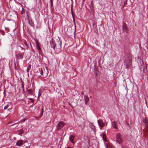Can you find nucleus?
<instances>
[{
	"label": "nucleus",
	"instance_id": "obj_18",
	"mask_svg": "<svg viewBox=\"0 0 148 148\" xmlns=\"http://www.w3.org/2000/svg\"><path fill=\"white\" fill-rule=\"evenodd\" d=\"M102 138L103 139V141L104 142H106L107 141L106 139V135L104 134H102Z\"/></svg>",
	"mask_w": 148,
	"mask_h": 148
},
{
	"label": "nucleus",
	"instance_id": "obj_2",
	"mask_svg": "<svg viewBox=\"0 0 148 148\" xmlns=\"http://www.w3.org/2000/svg\"><path fill=\"white\" fill-rule=\"evenodd\" d=\"M38 73H40L41 75L43 76L44 77H46L48 75V71L46 68H41L37 71Z\"/></svg>",
	"mask_w": 148,
	"mask_h": 148
},
{
	"label": "nucleus",
	"instance_id": "obj_8",
	"mask_svg": "<svg viewBox=\"0 0 148 148\" xmlns=\"http://www.w3.org/2000/svg\"><path fill=\"white\" fill-rule=\"evenodd\" d=\"M23 141L22 140H18L17 141L16 143V145L20 146L22 145L23 144Z\"/></svg>",
	"mask_w": 148,
	"mask_h": 148
},
{
	"label": "nucleus",
	"instance_id": "obj_14",
	"mask_svg": "<svg viewBox=\"0 0 148 148\" xmlns=\"http://www.w3.org/2000/svg\"><path fill=\"white\" fill-rule=\"evenodd\" d=\"M36 47L38 51L39 52V54H40V51H41V49L38 43L37 42L36 43Z\"/></svg>",
	"mask_w": 148,
	"mask_h": 148
},
{
	"label": "nucleus",
	"instance_id": "obj_34",
	"mask_svg": "<svg viewBox=\"0 0 148 148\" xmlns=\"http://www.w3.org/2000/svg\"><path fill=\"white\" fill-rule=\"evenodd\" d=\"M126 3V2H125V3H124V4H125V3Z\"/></svg>",
	"mask_w": 148,
	"mask_h": 148
},
{
	"label": "nucleus",
	"instance_id": "obj_21",
	"mask_svg": "<svg viewBox=\"0 0 148 148\" xmlns=\"http://www.w3.org/2000/svg\"><path fill=\"white\" fill-rule=\"evenodd\" d=\"M29 24L32 26H34V24L32 20H29Z\"/></svg>",
	"mask_w": 148,
	"mask_h": 148
},
{
	"label": "nucleus",
	"instance_id": "obj_25",
	"mask_svg": "<svg viewBox=\"0 0 148 148\" xmlns=\"http://www.w3.org/2000/svg\"><path fill=\"white\" fill-rule=\"evenodd\" d=\"M30 69H31V66L30 65V66H28L27 68V72H29V71L30 70Z\"/></svg>",
	"mask_w": 148,
	"mask_h": 148
},
{
	"label": "nucleus",
	"instance_id": "obj_11",
	"mask_svg": "<svg viewBox=\"0 0 148 148\" xmlns=\"http://www.w3.org/2000/svg\"><path fill=\"white\" fill-rule=\"evenodd\" d=\"M74 138H75L74 136L73 135H71L69 136V140L73 144L74 143L73 140H74Z\"/></svg>",
	"mask_w": 148,
	"mask_h": 148
},
{
	"label": "nucleus",
	"instance_id": "obj_9",
	"mask_svg": "<svg viewBox=\"0 0 148 148\" xmlns=\"http://www.w3.org/2000/svg\"><path fill=\"white\" fill-rule=\"evenodd\" d=\"M97 122L101 128H102L104 124L102 121L101 120H98Z\"/></svg>",
	"mask_w": 148,
	"mask_h": 148
},
{
	"label": "nucleus",
	"instance_id": "obj_27",
	"mask_svg": "<svg viewBox=\"0 0 148 148\" xmlns=\"http://www.w3.org/2000/svg\"><path fill=\"white\" fill-rule=\"evenodd\" d=\"M43 112H44V111H43V107L42 106V108H41V113H42L41 115H42V114H43Z\"/></svg>",
	"mask_w": 148,
	"mask_h": 148
},
{
	"label": "nucleus",
	"instance_id": "obj_4",
	"mask_svg": "<svg viewBox=\"0 0 148 148\" xmlns=\"http://www.w3.org/2000/svg\"><path fill=\"white\" fill-rule=\"evenodd\" d=\"M116 142L120 144L123 141L121 135L119 133H117L116 134Z\"/></svg>",
	"mask_w": 148,
	"mask_h": 148
},
{
	"label": "nucleus",
	"instance_id": "obj_24",
	"mask_svg": "<svg viewBox=\"0 0 148 148\" xmlns=\"http://www.w3.org/2000/svg\"><path fill=\"white\" fill-rule=\"evenodd\" d=\"M78 126L82 129L84 128V126L83 125L81 124L79 125Z\"/></svg>",
	"mask_w": 148,
	"mask_h": 148
},
{
	"label": "nucleus",
	"instance_id": "obj_20",
	"mask_svg": "<svg viewBox=\"0 0 148 148\" xmlns=\"http://www.w3.org/2000/svg\"><path fill=\"white\" fill-rule=\"evenodd\" d=\"M71 14H72V16L73 17V20L74 21V22L75 21V18H74V14H73V7L72 6H71Z\"/></svg>",
	"mask_w": 148,
	"mask_h": 148
},
{
	"label": "nucleus",
	"instance_id": "obj_10",
	"mask_svg": "<svg viewBox=\"0 0 148 148\" xmlns=\"http://www.w3.org/2000/svg\"><path fill=\"white\" fill-rule=\"evenodd\" d=\"M61 42H60V45L59 48H56V49H55V52L57 54H58L61 51Z\"/></svg>",
	"mask_w": 148,
	"mask_h": 148
},
{
	"label": "nucleus",
	"instance_id": "obj_17",
	"mask_svg": "<svg viewBox=\"0 0 148 148\" xmlns=\"http://www.w3.org/2000/svg\"><path fill=\"white\" fill-rule=\"evenodd\" d=\"M143 122L145 123L146 125H148V121L146 117H145L143 120Z\"/></svg>",
	"mask_w": 148,
	"mask_h": 148
},
{
	"label": "nucleus",
	"instance_id": "obj_29",
	"mask_svg": "<svg viewBox=\"0 0 148 148\" xmlns=\"http://www.w3.org/2000/svg\"><path fill=\"white\" fill-rule=\"evenodd\" d=\"M8 107V104H7V105L6 106H5V107H4V109H6Z\"/></svg>",
	"mask_w": 148,
	"mask_h": 148
},
{
	"label": "nucleus",
	"instance_id": "obj_31",
	"mask_svg": "<svg viewBox=\"0 0 148 148\" xmlns=\"http://www.w3.org/2000/svg\"><path fill=\"white\" fill-rule=\"evenodd\" d=\"M22 88L23 89L24 88V86L23 84L22 85Z\"/></svg>",
	"mask_w": 148,
	"mask_h": 148
},
{
	"label": "nucleus",
	"instance_id": "obj_5",
	"mask_svg": "<svg viewBox=\"0 0 148 148\" xmlns=\"http://www.w3.org/2000/svg\"><path fill=\"white\" fill-rule=\"evenodd\" d=\"M122 30L123 32L126 33H128V29L125 23L123 24L122 27Z\"/></svg>",
	"mask_w": 148,
	"mask_h": 148
},
{
	"label": "nucleus",
	"instance_id": "obj_36",
	"mask_svg": "<svg viewBox=\"0 0 148 148\" xmlns=\"http://www.w3.org/2000/svg\"><path fill=\"white\" fill-rule=\"evenodd\" d=\"M14 125V124H13V125Z\"/></svg>",
	"mask_w": 148,
	"mask_h": 148
},
{
	"label": "nucleus",
	"instance_id": "obj_28",
	"mask_svg": "<svg viewBox=\"0 0 148 148\" xmlns=\"http://www.w3.org/2000/svg\"><path fill=\"white\" fill-rule=\"evenodd\" d=\"M18 47H20L21 49H24V51H25V49L24 48H23V47H21V46H20V45H18V46H17Z\"/></svg>",
	"mask_w": 148,
	"mask_h": 148
},
{
	"label": "nucleus",
	"instance_id": "obj_35",
	"mask_svg": "<svg viewBox=\"0 0 148 148\" xmlns=\"http://www.w3.org/2000/svg\"><path fill=\"white\" fill-rule=\"evenodd\" d=\"M85 0H83L84 1H85Z\"/></svg>",
	"mask_w": 148,
	"mask_h": 148
},
{
	"label": "nucleus",
	"instance_id": "obj_26",
	"mask_svg": "<svg viewBox=\"0 0 148 148\" xmlns=\"http://www.w3.org/2000/svg\"><path fill=\"white\" fill-rule=\"evenodd\" d=\"M24 44H25V45L26 46V49H27L28 47V45H27V42L26 41H25Z\"/></svg>",
	"mask_w": 148,
	"mask_h": 148
},
{
	"label": "nucleus",
	"instance_id": "obj_12",
	"mask_svg": "<svg viewBox=\"0 0 148 148\" xmlns=\"http://www.w3.org/2000/svg\"><path fill=\"white\" fill-rule=\"evenodd\" d=\"M16 57L18 59H22L23 58V55L18 53L16 55Z\"/></svg>",
	"mask_w": 148,
	"mask_h": 148
},
{
	"label": "nucleus",
	"instance_id": "obj_22",
	"mask_svg": "<svg viewBox=\"0 0 148 148\" xmlns=\"http://www.w3.org/2000/svg\"><path fill=\"white\" fill-rule=\"evenodd\" d=\"M27 92L29 94H30L31 95H32L33 94V92L32 90L30 89H28L27 90Z\"/></svg>",
	"mask_w": 148,
	"mask_h": 148
},
{
	"label": "nucleus",
	"instance_id": "obj_7",
	"mask_svg": "<svg viewBox=\"0 0 148 148\" xmlns=\"http://www.w3.org/2000/svg\"><path fill=\"white\" fill-rule=\"evenodd\" d=\"M105 147L106 148H110L112 147V145L109 142L107 141L104 143Z\"/></svg>",
	"mask_w": 148,
	"mask_h": 148
},
{
	"label": "nucleus",
	"instance_id": "obj_32",
	"mask_svg": "<svg viewBox=\"0 0 148 148\" xmlns=\"http://www.w3.org/2000/svg\"><path fill=\"white\" fill-rule=\"evenodd\" d=\"M126 3V2H125V3H124V4H125V3Z\"/></svg>",
	"mask_w": 148,
	"mask_h": 148
},
{
	"label": "nucleus",
	"instance_id": "obj_13",
	"mask_svg": "<svg viewBox=\"0 0 148 148\" xmlns=\"http://www.w3.org/2000/svg\"><path fill=\"white\" fill-rule=\"evenodd\" d=\"M112 125L113 127L115 129H118V127H117V123L115 121H113L112 123Z\"/></svg>",
	"mask_w": 148,
	"mask_h": 148
},
{
	"label": "nucleus",
	"instance_id": "obj_30",
	"mask_svg": "<svg viewBox=\"0 0 148 148\" xmlns=\"http://www.w3.org/2000/svg\"><path fill=\"white\" fill-rule=\"evenodd\" d=\"M29 99L31 100L32 102H33L34 101V100L32 98H30Z\"/></svg>",
	"mask_w": 148,
	"mask_h": 148
},
{
	"label": "nucleus",
	"instance_id": "obj_3",
	"mask_svg": "<svg viewBox=\"0 0 148 148\" xmlns=\"http://www.w3.org/2000/svg\"><path fill=\"white\" fill-rule=\"evenodd\" d=\"M65 124L62 121H60L57 124L56 129L58 131L62 129L65 125Z\"/></svg>",
	"mask_w": 148,
	"mask_h": 148
},
{
	"label": "nucleus",
	"instance_id": "obj_15",
	"mask_svg": "<svg viewBox=\"0 0 148 148\" xmlns=\"http://www.w3.org/2000/svg\"><path fill=\"white\" fill-rule=\"evenodd\" d=\"M85 103L87 104L88 101L89 100V98L87 96L85 95L84 96Z\"/></svg>",
	"mask_w": 148,
	"mask_h": 148
},
{
	"label": "nucleus",
	"instance_id": "obj_6",
	"mask_svg": "<svg viewBox=\"0 0 148 148\" xmlns=\"http://www.w3.org/2000/svg\"><path fill=\"white\" fill-rule=\"evenodd\" d=\"M50 44L51 47L53 48L54 50H55V48L56 46L55 42L52 40L50 42Z\"/></svg>",
	"mask_w": 148,
	"mask_h": 148
},
{
	"label": "nucleus",
	"instance_id": "obj_33",
	"mask_svg": "<svg viewBox=\"0 0 148 148\" xmlns=\"http://www.w3.org/2000/svg\"><path fill=\"white\" fill-rule=\"evenodd\" d=\"M126 3V2H125V3H124V4H125V3Z\"/></svg>",
	"mask_w": 148,
	"mask_h": 148
},
{
	"label": "nucleus",
	"instance_id": "obj_19",
	"mask_svg": "<svg viewBox=\"0 0 148 148\" xmlns=\"http://www.w3.org/2000/svg\"><path fill=\"white\" fill-rule=\"evenodd\" d=\"M18 134L21 135L22 134L24 133V131L23 130V129H21V130H19L18 131Z\"/></svg>",
	"mask_w": 148,
	"mask_h": 148
},
{
	"label": "nucleus",
	"instance_id": "obj_16",
	"mask_svg": "<svg viewBox=\"0 0 148 148\" xmlns=\"http://www.w3.org/2000/svg\"><path fill=\"white\" fill-rule=\"evenodd\" d=\"M90 8L91 10L93 13L94 12V9L93 7V5L92 4V1L91 2V4L90 5Z\"/></svg>",
	"mask_w": 148,
	"mask_h": 148
},
{
	"label": "nucleus",
	"instance_id": "obj_23",
	"mask_svg": "<svg viewBox=\"0 0 148 148\" xmlns=\"http://www.w3.org/2000/svg\"><path fill=\"white\" fill-rule=\"evenodd\" d=\"M51 0V10H53V1L52 0Z\"/></svg>",
	"mask_w": 148,
	"mask_h": 148
},
{
	"label": "nucleus",
	"instance_id": "obj_1",
	"mask_svg": "<svg viewBox=\"0 0 148 148\" xmlns=\"http://www.w3.org/2000/svg\"><path fill=\"white\" fill-rule=\"evenodd\" d=\"M132 57L128 54L125 57L124 61V65H125V67L128 69L130 66L132 65Z\"/></svg>",
	"mask_w": 148,
	"mask_h": 148
}]
</instances>
